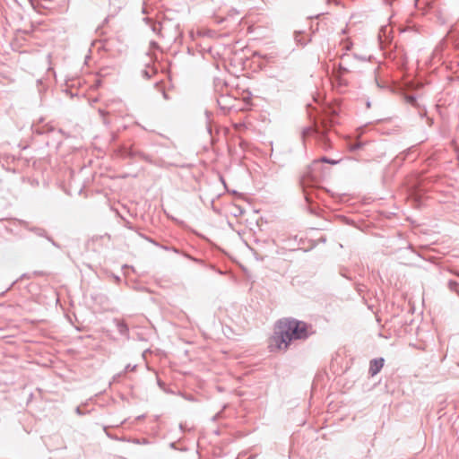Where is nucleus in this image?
I'll use <instances>...</instances> for the list:
<instances>
[{
  "label": "nucleus",
  "mask_w": 459,
  "mask_h": 459,
  "mask_svg": "<svg viewBox=\"0 0 459 459\" xmlns=\"http://www.w3.org/2000/svg\"><path fill=\"white\" fill-rule=\"evenodd\" d=\"M142 238H143L144 239H146L147 241L152 243L153 245L157 246L160 247V244H159L158 242H156L154 239L147 237V236H144L143 234H139Z\"/></svg>",
  "instance_id": "2eb2a0df"
},
{
  "label": "nucleus",
  "mask_w": 459,
  "mask_h": 459,
  "mask_svg": "<svg viewBox=\"0 0 459 459\" xmlns=\"http://www.w3.org/2000/svg\"><path fill=\"white\" fill-rule=\"evenodd\" d=\"M125 226H126L128 230H134V226H133V224H132L130 221H126Z\"/></svg>",
  "instance_id": "412c9836"
},
{
  "label": "nucleus",
  "mask_w": 459,
  "mask_h": 459,
  "mask_svg": "<svg viewBox=\"0 0 459 459\" xmlns=\"http://www.w3.org/2000/svg\"><path fill=\"white\" fill-rule=\"evenodd\" d=\"M161 24L160 23H154L152 27V30L155 33H160L161 30Z\"/></svg>",
  "instance_id": "4468645a"
},
{
  "label": "nucleus",
  "mask_w": 459,
  "mask_h": 459,
  "mask_svg": "<svg viewBox=\"0 0 459 459\" xmlns=\"http://www.w3.org/2000/svg\"><path fill=\"white\" fill-rule=\"evenodd\" d=\"M405 251L414 257L420 258V255L412 248L411 245L406 248Z\"/></svg>",
  "instance_id": "ddd939ff"
},
{
  "label": "nucleus",
  "mask_w": 459,
  "mask_h": 459,
  "mask_svg": "<svg viewBox=\"0 0 459 459\" xmlns=\"http://www.w3.org/2000/svg\"><path fill=\"white\" fill-rule=\"evenodd\" d=\"M363 145H364V143L362 142L355 141V142L350 143L349 149L351 152H356V151L361 149Z\"/></svg>",
  "instance_id": "9d476101"
},
{
  "label": "nucleus",
  "mask_w": 459,
  "mask_h": 459,
  "mask_svg": "<svg viewBox=\"0 0 459 459\" xmlns=\"http://www.w3.org/2000/svg\"><path fill=\"white\" fill-rule=\"evenodd\" d=\"M99 112H100V116L103 117V123L105 125H108V121L105 118L106 112L103 109H100Z\"/></svg>",
  "instance_id": "6ab92c4d"
},
{
  "label": "nucleus",
  "mask_w": 459,
  "mask_h": 459,
  "mask_svg": "<svg viewBox=\"0 0 459 459\" xmlns=\"http://www.w3.org/2000/svg\"><path fill=\"white\" fill-rule=\"evenodd\" d=\"M47 239L56 247H59L60 246L51 238L48 235Z\"/></svg>",
  "instance_id": "aec40b11"
},
{
  "label": "nucleus",
  "mask_w": 459,
  "mask_h": 459,
  "mask_svg": "<svg viewBox=\"0 0 459 459\" xmlns=\"http://www.w3.org/2000/svg\"><path fill=\"white\" fill-rule=\"evenodd\" d=\"M20 223L22 226L26 228L28 230L33 232L35 235L47 238L48 233L44 229L39 228V227H29V223L24 221H20Z\"/></svg>",
  "instance_id": "423d86ee"
},
{
  "label": "nucleus",
  "mask_w": 459,
  "mask_h": 459,
  "mask_svg": "<svg viewBox=\"0 0 459 459\" xmlns=\"http://www.w3.org/2000/svg\"><path fill=\"white\" fill-rule=\"evenodd\" d=\"M142 74L146 79H150L152 77V74L146 69L142 71Z\"/></svg>",
  "instance_id": "a211bd4d"
},
{
  "label": "nucleus",
  "mask_w": 459,
  "mask_h": 459,
  "mask_svg": "<svg viewBox=\"0 0 459 459\" xmlns=\"http://www.w3.org/2000/svg\"><path fill=\"white\" fill-rule=\"evenodd\" d=\"M359 59V60H362V61H366V57L364 56H359L357 55H350V54H343L341 56V62L339 63L338 65V70L336 71V77H337V80L339 81V83L340 84H343V81L342 79V76L350 72L351 71V68H350V63H351V59Z\"/></svg>",
  "instance_id": "7ed1b4c3"
},
{
  "label": "nucleus",
  "mask_w": 459,
  "mask_h": 459,
  "mask_svg": "<svg viewBox=\"0 0 459 459\" xmlns=\"http://www.w3.org/2000/svg\"><path fill=\"white\" fill-rule=\"evenodd\" d=\"M161 93H162L163 98H164L166 100H169V95L167 94V92L165 91V90H164V89H161Z\"/></svg>",
  "instance_id": "5701e85b"
},
{
  "label": "nucleus",
  "mask_w": 459,
  "mask_h": 459,
  "mask_svg": "<svg viewBox=\"0 0 459 459\" xmlns=\"http://www.w3.org/2000/svg\"><path fill=\"white\" fill-rule=\"evenodd\" d=\"M118 153L124 158L134 159L135 157H138L141 160H145L146 162H149L151 164L154 163L153 160L150 155L140 151H134L132 148H128L125 145L119 146Z\"/></svg>",
  "instance_id": "20e7f679"
},
{
  "label": "nucleus",
  "mask_w": 459,
  "mask_h": 459,
  "mask_svg": "<svg viewBox=\"0 0 459 459\" xmlns=\"http://www.w3.org/2000/svg\"><path fill=\"white\" fill-rule=\"evenodd\" d=\"M32 130H33V133L34 134H48L49 132H53L54 131V128L51 127V126H32Z\"/></svg>",
  "instance_id": "1a4fd4ad"
},
{
  "label": "nucleus",
  "mask_w": 459,
  "mask_h": 459,
  "mask_svg": "<svg viewBox=\"0 0 459 459\" xmlns=\"http://www.w3.org/2000/svg\"><path fill=\"white\" fill-rule=\"evenodd\" d=\"M227 97H221V99H219L217 100V102H218V105L221 107V108L222 109H225V108H230V107L226 106V105H222V100L223 99H226Z\"/></svg>",
  "instance_id": "f3484780"
},
{
  "label": "nucleus",
  "mask_w": 459,
  "mask_h": 459,
  "mask_svg": "<svg viewBox=\"0 0 459 459\" xmlns=\"http://www.w3.org/2000/svg\"><path fill=\"white\" fill-rule=\"evenodd\" d=\"M16 282H17V281H13V282L10 284V286H9V287H10V288H13V285H14Z\"/></svg>",
  "instance_id": "bb28decb"
},
{
  "label": "nucleus",
  "mask_w": 459,
  "mask_h": 459,
  "mask_svg": "<svg viewBox=\"0 0 459 459\" xmlns=\"http://www.w3.org/2000/svg\"><path fill=\"white\" fill-rule=\"evenodd\" d=\"M383 366H384V359H373L370 362V366H369V373H370V375L371 376L377 375L381 370Z\"/></svg>",
  "instance_id": "0eeeda50"
},
{
  "label": "nucleus",
  "mask_w": 459,
  "mask_h": 459,
  "mask_svg": "<svg viewBox=\"0 0 459 459\" xmlns=\"http://www.w3.org/2000/svg\"><path fill=\"white\" fill-rule=\"evenodd\" d=\"M117 139V134L116 133H111L110 134V141L115 142Z\"/></svg>",
  "instance_id": "4be33fe9"
},
{
  "label": "nucleus",
  "mask_w": 459,
  "mask_h": 459,
  "mask_svg": "<svg viewBox=\"0 0 459 459\" xmlns=\"http://www.w3.org/2000/svg\"><path fill=\"white\" fill-rule=\"evenodd\" d=\"M405 101L412 106H417V98L415 95H406L405 96Z\"/></svg>",
  "instance_id": "9b49d317"
},
{
  "label": "nucleus",
  "mask_w": 459,
  "mask_h": 459,
  "mask_svg": "<svg viewBox=\"0 0 459 459\" xmlns=\"http://www.w3.org/2000/svg\"><path fill=\"white\" fill-rule=\"evenodd\" d=\"M308 326L302 321L291 318L279 320L274 332L269 339L268 348L271 351H286L294 340L305 339L308 335Z\"/></svg>",
  "instance_id": "f257e3e1"
},
{
  "label": "nucleus",
  "mask_w": 459,
  "mask_h": 459,
  "mask_svg": "<svg viewBox=\"0 0 459 459\" xmlns=\"http://www.w3.org/2000/svg\"><path fill=\"white\" fill-rule=\"evenodd\" d=\"M151 46H152V48H158V47H159V46H158V43H157V42H155V41H152V42H151Z\"/></svg>",
  "instance_id": "b1692460"
},
{
  "label": "nucleus",
  "mask_w": 459,
  "mask_h": 459,
  "mask_svg": "<svg viewBox=\"0 0 459 459\" xmlns=\"http://www.w3.org/2000/svg\"><path fill=\"white\" fill-rule=\"evenodd\" d=\"M388 28L387 26H383L378 34V39L380 41L381 46L389 44L391 42V39L387 35Z\"/></svg>",
  "instance_id": "6e6552de"
},
{
  "label": "nucleus",
  "mask_w": 459,
  "mask_h": 459,
  "mask_svg": "<svg viewBox=\"0 0 459 459\" xmlns=\"http://www.w3.org/2000/svg\"><path fill=\"white\" fill-rule=\"evenodd\" d=\"M447 287H449V288L459 287V283L453 279H449L447 281Z\"/></svg>",
  "instance_id": "dca6fc26"
},
{
  "label": "nucleus",
  "mask_w": 459,
  "mask_h": 459,
  "mask_svg": "<svg viewBox=\"0 0 459 459\" xmlns=\"http://www.w3.org/2000/svg\"><path fill=\"white\" fill-rule=\"evenodd\" d=\"M159 85H160V82H156V83H155V86H156V87H159Z\"/></svg>",
  "instance_id": "c756f323"
},
{
  "label": "nucleus",
  "mask_w": 459,
  "mask_h": 459,
  "mask_svg": "<svg viewBox=\"0 0 459 459\" xmlns=\"http://www.w3.org/2000/svg\"><path fill=\"white\" fill-rule=\"evenodd\" d=\"M321 162L335 165L339 162V160L330 159L326 156H323L319 160H314L312 165L309 167V170L307 173V175L302 177L300 180V185L303 188L305 200L308 204H311L313 203V197L311 193L307 191V188L310 186V185L312 186L317 181L318 177L317 175L315 174L314 171L316 169L317 167L320 166Z\"/></svg>",
  "instance_id": "f03ea898"
},
{
  "label": "nucleus",
  "mask_w": 459,
  "mask_h": 459,
  "mask_svg": "<svg viewBox=\"0 0 459 459\" xmlns=\"http://www.w3.org/2000/svg\"><path fill=\"white\" fill-rule=\"evenodd\" d=\"M187 258H190V260H193V257H190V255H185Z\"/></svg>",
  "instance_id": "cd10ccee"
},
{
  "label": "nucleus",
  "mask_w": 459,
  "mask_h": 459,
  "mask_svg": "<svg viewBox=\"0 0 459 459\" xmlns=\"http://www.w3.org/2000/svg\"><path fill=\"white\" fill-rule=\"evenodd\" d=\"M187 258H190V260H193V257H190V255H185Z\"/></svg>",
  "instance_id": "c85d7f7f"
},
{
  "label": "nucleus",
  "mask_w": 459,
  "mask_h": 459,
  "mask_svg": "<svg viewBox=\"0 0 459 459\" xmlns=\"http://www.w3.org/2000/svg\"><path fill=\"white\" fill-rule=\"evenodd\" d=\"M312 133L316 134V137L317 138L318 142H320L323 144L325 149H327L329 147V139L327 137L325 128H316L314 130L311 127H305L303 128L301 133L302 138L304 139L306 136L311 134Z\"/></svg>",
  "instance_id": "39448f33"
},
{
  "label": "nucleus",
  "mask_w": 459,
  "mask_h": 459,
  "mask_svg": "<svg viewBox=\"0 0 459 459\" xmlns=\"http://www.w3.org/2000/svg\"><path fill=\"white\" fill-rule=\"evenodd\" d=\"M160 247L164 249V250H166V251H173L176 254H179L180 253V251L177 247H168V246L160 245Z\"/></svg>",
  "instance_id": "f8f14e48"
},
{
  "label": "nucleus",
  "mask_w": 459,
  "mask_h": 459,
  "mask_svg": "<svg viewBox=\"0 0 459 459\" xmlns=\"http://www.w3.org/2000/svg\"><path fill=\"white\" fill-rule=\"evenodd\" d=\"M386 4H392V3L394 1V0H385Z\"/></svg>",
  "instance_id": "a878e982"
},
{
  "label": "nucleus",
  "mask_w": 459,
  "mask_h": 459,
  "mask_svg": "<svg viewBox=\"0 0 459 459\" xmlns=\"http://www.w3.org/2000/svg\"><path fill=\"white\" fill-rule=\"evenodd\" d=\"M207 131L212 135V126L209 124L207 125Z\"/></svg>",
  "instance_id": "393cba45"
}]
</instances>
